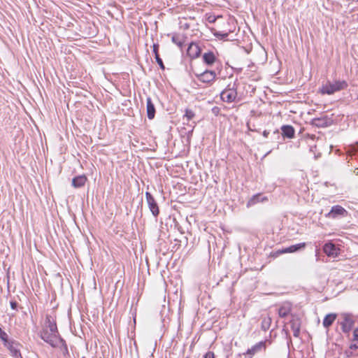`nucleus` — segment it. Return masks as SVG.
I'll return each instance as SVG.
<instances>
[{
  "instance_id": "nucleus-20",
  "label": "nucleus",
  "mask_w": 358,
  "mask_h": 358,
  "mask_svg": "<svg viewBox=\"0 0 358 358\" xmlns=\"http://www.w3.org/2000/svg\"><path fill=\"white\" fill-rule=\"evenodd\" d=\"M261 197V194H257L255 196H253L248 202V204L247 206H253L256 203H257L258 202H263V201H267L268 199L266 196H264V197Z\"/></svg>"
},
{
  "instance_id": "nucleus-5",
  "label": "nucleus",
  "mask_w": 358,
  "mask_h": 358,
  "mask_svg": "<svg viewBox=\"0 0 358 358\" xmlns=\"http://www.w3.org/2000/svg\"><path fill=\"white\" fill-rule=\"evenodd\" d=\"M198 80L203 83H210L216 78V73L213 71H205L199 74H196Z\"/></svg>"
},
{
  "instance_id": "nucleus-23",
  "label": "nucleus",
  "mask_w": 358,
  "mask_h": 358,
  "mask_svg": "<svg viewBox=\"0 0 358 358\" xmlns=\"http://www.w3.org/2000/svg\"><path fill=\"white\" fill-rule=\"evenodd\" d=\"M153 52L155 54V57L157 64L159 65V66L162 69H164L165 67H164V63L162 62V58L160 57L159 46H153Z\"/></svg>"
},
{
  "instance_id": "nucleus-4",
  "label": "nucleus",
  "mask_w": 358,
  "mask_h": 358,
  "mask_svg": "<svg viewBox=\"0 0 358 358\" xmlns=\"http://www.w3.org/2000/svg\"><path fill=\"white\" fill-rule=\"evenodd\" d=\"M220 96L223 101L232 103L237 98V91L234 88L225 89L222 92Z\"/></svg>"
},
{
  "instance_id": "nucleus-1",
  "label": "nucleus",
  "mask_w": 358,
  "mask_h": 358,
  "mask_svg": "<svg viewBox=\"0 0 358 358\" xmlns=\"http://www.w3.org/2000/svg\"><path fill=\"white\" fill-rule=\"evenodd\" d=\"M57 315L55 310L45 316V320L41 332V338L52 348H57L60 345H65L64 340L61 338L56 322Z\"/></svg>"
},
{
  "instance_id": "nucleus-10",
  "label": "nucleus",
  "mask_w": 358,
  "mask_h": 358,
  "mask_svg": "<svg viewBox=\"0 0 358 358\" xmlns=\"http://www.w3.org/2000/svg\"><path fill=\"white\" fill-rule=\"evenodd\" d=\"M171 41L173 43H174L176 45H185V36L184 34H171ZM186 45H197L196 42L194 41H190Z\"/></svg>"
},
{
  "instance_id": "nucleus-25",
  "label": "nucleus",
  "mask_w": 358,
  "mask_h": 358,
  "mask_svg": "<svg viewBox=\"0 0 358 358\" xmlns=\"http://www.w3.org/2000/svg\"><path fill=\"white\" fill-rule=\"evenodd\" d=\"M327 281H328V280L326 277L321 278L320 285L318 286V287L315 288V289H317L318 292H322L324 289V288L325 287V285H327Z\"/></svg>"
},
{
  "instance_id": "nucleus-36",
  "label": "nucleus",
  "mask_w": 358,
  "mask_h": 358,
  "mask_svg": "<svg viewBox=\"0 0 358 358\" xmlns=\"http://www.w3.org/2000/svg\"><path fill=\"white\" fill-rule=\"evenodd\" d=\"M186 358H188V357H186Z\"/></svg>"
},
{
  "instance_id": "nucleus-34",
  "label": "nucleus",
  "mask_w": 358,
  "mask_h": 358,
  "mask_svg": "<svg viewBox=\"0 0 358 358\" xmlns=\"http://www.w3.org/2000/svg\"><path fill=\"white\" fill-rule=\"evenodd\" d=\"M181 27H184V29H189V25L187 23H185L184 24H182Z\"/></svg>"
},
{
  "instance_id": "nucleus-19",
  "label": "nucleus",
  "mask_w": 358,
  "mask_h": 358,
  "mask_svg": "<svg viewBox=\"0 0 358 358\" xmlns=\"http://www.w3.org/2000/svg\"><path fill=\"white\" fill-rule=\"evenodd\" d=\"M336 318V314L330 313L327 315L323 320V326L326 328L330 327Z\"/></svg>"
},
{
  "instance_id": "nucleus-18",
  "label": "nucleus",
  "mask_w": 358,
  "mask_h": 358,
  "mask_svg": "<svg viewBox=\"0 0 358 358\" xmlns=\"http://www.w3.org/2000/svg\"><path fill=\"white\" fill-rule=\"evenodd\" d=\"M331 120L325 117H315V127H324L330 125Z\"/></svg>"
},
{
  "instance_id": "nucleus-26",
  "label": "nucleus",
  "mask_w": 358,
  "mask_h": 358,
  "mask_svg": "<svg viewBox=\"0 0 358 358\" xmlns=\"http://www.w3.org/2000/svg\"><path fill=\"white\" fill-rule=\"evenodd\" d=\"M206 21L209 23H214L217 17H220V16H215L213 14H206Z\"/></svg>"
},
{
  "instance_id": "nucleus-7",
  "label": "nucleus",
  "mask_w": 358,
  "mask_h": 358,
  "mask_svg": "<svg viewBox=\"0 0 358 358\" xmlns=\"http://www.w3.org/2000/svg\"><path fill=\"white\" fill-rule=\"evenodd\" d=\"M146 200L150 211L155 217H157L159 213V209L155 199L150 192L145 193Z\"/></svg>"
},
{
  "instance_id": "nucleus-32",
  "label": "nucleus",
  "mask_w": 358,
  "mask_h": 358,
  "mask_svg": "<svg viewBox=\"0 0 358 358\" xmlns=\"http://www.w3.org/2000/svg\"><path fill=\"white\" fill-rule=\"evenodd\" d=\"M17 303L16 301H10V307L12 309L15 310L17 308Z\"/></svg>"
},
{
  "instance_id": "nucleus-27",
  "label": "nucleus",
  "mask_w": 358,
  "mask_h": 358,
  "mask_svg": "<svg viewBox=\"0 0 358 358\" xmlns=\"http://www.w3.org/2000/svg\"><path fill=\"white\" fill-rule=\"evenodd\" d=\"M195 114L194 113L189 109H186L185 117L187 118V120H192L194 117Z\"/></svg>"
},
{
  "instance_id": "nucleus-24",
  "label": "nucleus",
  "mask_w": 358,
  "mask_h": 358,
  "mask_svg": "<svg viewBox=\"0 0 358 358\" xmlns=\"http://www.w3.org/2000/svg\"><path fill=\"white\" fill-rule=\"evenodd\" d=\"M213 35L218 39L222 40L224 41H228L227 37L229 36V33L217 31L215 29H213Z\"/></svg>"
},
{
  "instance_id": "nucleus-6",
  "label": "nucleus",
  "mask_w": 358,
  "mask_h": 358,
  "mask_svg": "<svg viewBox=\"0 0 358 358\" xmlns=\"http://www.w3.org/2000/svg\"><path fill=\"white\" fill-rule=\"evenodd\" d=\"M342 331L344 333L349 332L353 325L354 321L351 318L350 315L346 313L342 315V320L339 322Z\"/></svg>"
},
{
  "instance_id": "nucleus-12",
  "label": "nucleus",
  "mask_w": 358,
  "mask_h": 358,
  "mask_svg": "<svg viewBox=\"0 0 358 358\" xmlns=\"http://www.w3.org/2000/svg\"><path fill=\"white\" fill-rule=\"evenodd\" d=\"M291 329L293 331V335L295 337H298L300 334L301 322L298 317H292L289 322Z\"/></svg>"
},
{
  "instance_id": "nucleus-28",
  "label": "nucleus",
  "mask_w": 358,
  "mask_h": 358,
  "mask_svg": "<svg viewBox=\"0 0 358 358\" xmlns=\"http://www.w3.org/2000/svg\"><path fill=\"white\" fill-rule=\"evenodd\" d=\"M0 339L5 343L8 342V334L0 327Z\"/></svg>"
},
{
  "instance_id": "nucleus-14",
  "label": "nucleus",
  "mask_w": 358,
  "mask_h": 358,
  "mask_svg": "<svg viewBox=\"0 0 358 358\" xmlns=\"http://www.w3.org/2000/svg\"><path fill=\"white\" fill-rule=\"evenodd\" d=\"M146 110L148 119L152 120L155 115V108L150 97H148L146 100Z\"/></svg>"
},
{
  "instance_id": "nucleus-22",
  "label": "nucleus",
  "mask_w": 358,
  "mask_h": 358,
  "mask_svg": "<svg viewBox=\"0 0 358 358\" xmlns=\"http://www.w3.org/2000/svg\"><path fill=\"white\" fill-rule=\"evenodd\" d=\"M271 324V318L269 315H265L262 316V329L264 331H267Z\"/></svg>"
},
{
  "instance_id": "nucleus-3",
  "label": "nucleus",
  "mask_w": 358,
  "mask_h": 358,
  "mask_svg": "<svg viewBox=\"0 0 358 358\" xmlns=\"http://www.w3.org/2000/svg\"><path fill=\"white\" fill-rule=\"evenodd\" d=\"M348 212L341 206H333L329 212L325 214V217L331 219H338L348 216Z\"/></svg>"
},
{
  "instance_id": "nucleus-31",
  "label": "nucleus",
  "mask_w": 358,
  "mask_h": 358,
  "mask_svg": "<svg viewBox=\"0 0 358 358\" xmlns=\"http://www.w3.org/2000/svg\"><path fill=\"white\" fill-rule=\"evenodd\" d=\"M204 358H215V355L213 352L209 351L204 355Z\"/></svg>"
},
{
  "instance_id": "nucleus-15",
  "label": "nucleus",
  "mask_w": 358,
  "mask_h": 358,
  "mask_svg": "<svg viewBox=\"0 0 358 358\" xmlns=\"http://www.w3.org/2000/svg\"><path fill=\"white\" fill-rule=\"evenodd\" d=\"M87 178L85 175L78 176L73 178L72 186L75 188L82 187L85 185Z\"/></svg>"
},
{
  "instance_id": "nucleus-8",
  "label": "nucleus",
  "mask_w": 358,
  "mask_h": 358,
  "mask_svg": "<svg viewBox=\"0 0 358 358\" xmlns=\"http://www.w3.org/2000/svg\"><path fill=\"white\" fill-rule=\"evenodd\" d=\"M266 341H260L253 345L251 348L248 349L246 352V355H248L249 358H252L256 353L266 349Z\"/></svg>"
},
{
  "instance_id": "nucleus-17",
  "label": "nucleus",
  "mask_w": 358,
  "mask_h": 358,
  "mask_svg": "<svg viewBox=\"0 0 358 358\" xmlns=\"http://www.w3.org/2000/svg\"><path fill=\"white\" fill-rule=\"evenodd\" d=\"M187 53L192 59L198 57L201 53L200 46H187Z\"/></svg>"
},
{
  "instance_id": "nucleus-30",
  "label": "nucleus",
  "mask_w": 358,
  "mask_h": 358,
  "mask_svg": "<svg viewBox=\"0 0 358 358\" xmlns=\"http://www.w3.org/2000/svg\"><path fill=\"white\" fill-rule=\"evenodd\" d=\"M282 254H285V253L282 252V250H278L275 251L274 252L271 253V256H272L273 257H277L279 255H282Z\"/></svg>"
},
{
  "instance_id": "nucleus-9",
  "label": "nucleus",
  "mask_w": 358,
  "mask_h": 358,
  "mask_svg": "<svg viewBox=\"0 0 358 358\" xmlns=\"http://www.w3.org/2000/svg\"><path fill=\"white\" fill-rule=\"evenodd\" d=\"M339 248L332 243H327L323 246L324 252L329 257H336L339 254Z\"/></svg>"
},
{
  "instance_id": "nucleus-29",
  "label": "nucleus",
  "mask_w": 358,
  "mask_h": 358,
  "mask_svg": "<svg viewBox=\"0 0 358 358\" xmlns=\"http://www.w3.org/2000/svg\"><path fill=\"white\" fill-rule=\"evenodd\" d=\"M350 348L351 349H354V350L358 349V338H357L354 337V338L350 345Z\"/></svg>"
},
{
  "instance_id": "nucleus-33",
  "label": "nucleus",
  "mask_w": 358,
  "mask_h": 358,
  "mask_svg": "<svg viewBox=\"0 0 358 358\" xmlns=\"http://www.w3.org/2000/svg\"><path fill=\"white\" fill-rule=\"evenodd\" d=\"M353 336L358 338V328L354 330Z\"/></svg>"
},
{
  "instance_id": "nucleus-21",
  "label": "nucleus",
  "mask_w": 358,
  "mask_h": 358,
  "mask_svg": "<svg viewBox=\"0 0 358 358\" xmlns=\"http://www.w3.org/2000/svg\"><path fill=\"white\" fill-rule=\"evenodd\" d=\"M203 59L206 64L208 65H212L215 62L216 57L213 52H208L204 53Z\"/></svg>"
},
{
  "instance_id": "nucleus-35",
  "label": "nucleus",
  "mask_w": 358,
  "mask_h": 358,
  "mask_svg": "<svg viewBox=\"0 0 358 358\" xmlns=\"http://www.w3.org/2000/svg\"><path fill=\"white\" fill-rule=\"evenodd\" d=\"M162 56H163L164 57L166 58V57L169 56V54H168V52H166L165 51V52H164L162 53Z\"/></svg>"
},
{
  "instance_id": "nucleus-11",
  "label": "nucleus",
  "mask_w": 358,
  "mask_h": 358,
  "mask_svg": "<svg viewBox=\"0 0 358 358\" xmlns=\"http://www.w3.org/2000/svg\"><path fill=\"white\" fill-rule=\"evenodd\" d=\"M292 310V304L289 302H283L278 310V315L280 317H287Z\"/></svg>"
},
{
  "instance_id": "nucleus-2",
  "label": "nucleus",
  "mask_w": 358,
  "mask_h": 358,
  "mask_svg": "<svg viewBox=\"0 0 358 358\" xmlns=\"http://www.w3.org/2000/svg\"><path fill=\"white\" fill-rule=\"evenodd\" d=\"M347 87L348 84L345 80H336L323 85L320 92L322 94H332L336 92L345 89Z\"/></svg>"
},
{
  "instance_id": "nucleus-13",
  "label": "nucleus",
  "mask_w": 358,
  "mask_h": 358,
  "mask_svg": "<svg viewBox=\"0 0 358 358\" xmlns=\"http://www.w3.org/2000/svg\"><path fill=\"white\" fill-rule=\"evenodd\" d=\"M282 136L284 138H293L295 135V130L291 125H283L281 127Z\"/></svg>"
},
{
  "instance_id": "nucleus-16",
  "label": "nucleus",
  "mask_w": 358,
  "mask_h": 358,
  "mask_svg": "<svg viewBox=\"0 0 358 358\" xmlns=\"http://www.w3.org/2000/svg\"><path fill=\"white\" fill-rule=\"evenodd\" d=\"M306 247L305 243H301L296 245H291L288 248L282 249V252L284 253H293Z\"/></svg>"
}]
</instances>
